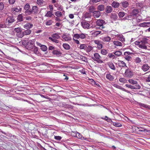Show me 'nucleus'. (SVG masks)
Returning a JSON list of instances; mask_svg holds the SVG:
<instances>
[{
	"label": "nucleus",
	"instance_id": "63",
	"mask_svg": "<svg viewBox=\"0 0 150 150\" xmlns=\"http://www.w3.org/2000/svg\"><path fill=\"white\" fill-rule=\"evenodd\" d=\"M108 56L110 57V58H112L113 59H114V58H115V56L113 54H111V53H109V54H108Z\"/></svg>",
	"mask_w": 150,
	"mask_h": 150
},
{
	"label": "nucleus",
	"instance_id": "51",
	"mask_svg": "<svg viewBox=\"0 0 150 150\" xmlns=\"http://www.w3.org/2000/svg\"><path fill=\"white\" fill-rule=\"evenodd\" d=\"M7 25L5 23H2L0 24V28H6L7 27Z\"/></svg>",
	"mask_w": 150,
	"mask_h": 150
},
{
	"label": "nucleus",
	"instance_id": "57",
	"mask_svg": "<svg viewBox=\"0 0 150 150\" xmlns=\"http://www.w3.org/2000/svg\"><path fill=\"white\" fill-rule=\"evenodd\" d=\"M4 8V5L3 3H0V10H2Z\"/></svg>",
	"mask_w": 150,
	"mask_h": 150
},
{
	"label": "nucleus",
	"instance_id": "18",
	"mask_svg": "<svg viewBox=\"0 0 150 150\" xmlns=\"http://www.w3.org/2000/svg\"><path fill=\"white\" fill-rule=\"evenodd\" d=\"M120 5L123 7L126 8L128 6V3L127 1H125L121 2L120 3Z\"/></svg>",
	"mask_w": 150,
	"mask_h": 150
},
{
	"label": "nucleus",
	"instance_id": "49",
	"mask_svg": "<svg viewBox=\"0 0 150 150\" xmlns=\"http://www.w3.org/2000/svg\"><path fill=\"white\" fill-rule=\"evenodd\" d=\"M101 31H96L94 32L93 34L94 36H97L100 33Z\"/></svg>",
	"mask_w": 150,
	"mask_h": 150
},
{
	"label": "nucleus",
	"instance_id": "13",
	"mask_svg": "<svg viewBox=\"0 0 150 150\" xmlns=\"http://www.w3.org/2000/svg\"><path fill=\"white\" fill-rule=\"evenodd\" d=\"M93 15L95 18H98L100 16V13L98 11H94L93 12Z\"/></svg>",
	"mask_w": 150,
	"mask_h": 150
},
{
	"label": "nucleus",
	"instance_id": "60",
	"mask_svg": "<svg viewBox=\"0 0 150 150\" xmlns=\"http://www.w3.org/2000/svg\"><path fill=\"white\" fill-rule=\"evenodd\" d=\"M125 86L126 87H128L129 88H130L131 89H133V85H131L127 84L125 85Z\"/></svg>",
	"mask_w": 150,
	"mask_h": 150
},
{
	"label": "nucleus",
	"instance_id": "4",
	"mask_svg": "<svg viewBox=\"0 0 150 150\" xmlns=\"http://www.w3.org/2000/svg\"><path fill=\"white\" fill-rule=\"evenodd\" d=\"M15 21L13 16H10L7 18L5 23L8 25H10Z\"/></svg>",
	"mask_w": 150,
	"mask_h": 150
},
{
	"label": "nucleus",
	"instance_id": "32",
	"mask_svg": "<svg viewBox=\"0 0 150 150\" xmlns=\"http://www.w3.org/2000/svg\"><path fill=\"white\" fill-rule=\"evenodd\" d=\"M52 15H54L52 13V12L51 11H48L47 12V13L45 15V16L51 17Z\"/></svg>",
	"mask_w": 150,
	"mask_h": 150
},
{
	"label": "nucleus",
	"instance_id": "9",
	"mask_svg": "<svg viewBox=\"0 0 150 150\" xmlns=\"http://www.w3.org/2000/svg\"><path fill=\"white\" fill-rule=\"evenodd\" d=\"M94 43L97 44V47L99 49H100L103 47V45L101 42L98 40H95L94 41Z\"/></svg>",
	"mask_w": 150,
	"mask_h": 150
},
{
	"label": "nucleus",
	"instance_id": "45",
	"mask_svg": "<svg viewBox=\"0 0 150 150\" xmlns=\"http://www.w3.org/2000/svg\"><path fill=\"white\" fill-rule=\"evenodd\" d=\"M87 47V46L84 44H81L80 46V48L81 49H84L85 50Z\"/></svg>",
	"mask_w": 150,
	"mask_h": 150
},
{
	"label": "nucleus",
	"instance_id": "3",
	"mask_svg": "<svg viewBox=\"0 0 150 150\" xmlns=\"http://www.w3.org/2000/svg\"><path fill=\"white\" fill-rule=\"evenodd\" d=\"M30 6L28 3L26 4L24 6V10H25L24 13L25 15L28 16L30 15L31 11L30 9Z\"/></svg>",
	"mask_w": 150,
	"mask_h": 150
},
{
	"label": "nucleus",
	"instance_id": "42",
	"mask_svg": "<svg viewBox=\"0 0 150 150\" xmlns=\"http://www.w3.org/2000/svg\"><path fill=\"white\" fill-rule=\"evenodd\" d=\"M95 10V8L93 6H90L88 8V10L90 12H93V11Z\"/></svg>",
	"mask_w": 150,
	"mask_h": 150
},
{
	"label": "nucleus",
	"instance_id": "28",
	"mask_svg": "<svg viewBox=\"0 0 150 150\" xmlns=\"http://www.w3.org/2000/svg\"><path fill=\"white\" fill-rule=\"evenodd\" d=\"M139 13L138 10L137 9H134L133 10L132 13V15L136 16Z\"/></svg>",
	"mask_w": 150,
	"mask_h": 150
},
{
	"label": "nucleus",
	"instance_id": "33",
	"mask_svg": "<svg viewBox=\"0 0 150 150\" xmlns=\"http://www.w3.org/2000/svg\"><path fill=\"white\" fill-rule=\"evenodd\" d=\"M16 35L19 38H21L23 37L24 35L23 32H22V31L20 33H17Z\"/></svg>",
	"mask_w": 150,
	"mask_h": 150
},
{
	"label": "nucleus",
	"instance_id": "10",
	"mask_svg": "<svg viewBox=\"0 0 150 150\" xmlns=\"http://www.w3.org/2000/svg\"><path fill=\"white\" fill-rule=\"evenodd\" d=\"M31 13H30V15L31 14L33 13L34 14H37L38 12V8L36 6H33L32 7V9H31Z\"/></svg>",
	"mask_w": 150,
	"mask_h": 150
},
{
	"label": "nucleus",
	"instance_id": "46",
	"mask_svg": "<svg viewBox=\"0 0 150 150\" xmlns=\"http://www.w3.org/2000/svg\"><path fill=\"white\" fill-rule=\"evenodd\" d=\"M113 125L117 127H120L122 126L121 124L120 123L114 122H113Z\"/></svg>",
	"mask_w": 150,
	"mask_h": 150
},
{
	"label": "nucleus",
	"instance_id": "41",
	"mask_svg": "<svg viewBox=\"0 0 150 150\" xmlns=\"http://www.w3.org/2000/svg\"><path fill=\"white\" fill-rule=\"evenodd\" d=\"M41 50L44 51H46L47 50V47L45 45H42L41 46Z\"/></svg>",
	"mask_w": 150,
	"mask_h": 150
},
{
	"label": "nucleus",
	"instance_id": "1",
	"mask_svg": "<svg viewBox=\"0 0 150 150\" xmlns=\"http://www.w3.org/2000/svg\"><path fill=\"white\" fill-rule=\"evenodd\" d=\"M60 36L59 35V34L57 33H55L51 35V37H49V39L51 40L53 42L56 43L59 42V40L57 39H59Z\"/></svg>",
	"mask_w": 150,
	"mask_h": 150
},
{
	"label": "nucleus",
	"instance_id": "36",
	"mask_svg": "<svg viewBox=\"0 0 150 150\" xmlns=\"http://www.w3.org/2000/svg\"><path fill=\"white\" fill-rule=\"evenodd\" d=\"M24 35H29L31 32V31L30 30L27 29L24 31L23 32Z\"/></svg>",
	"mask_w": 150,
	"mask_h": 150
},
{
	"label": "nucleus",
	"instance_id": "6",
	"mask_svg": "<svg viewBox=\"0 0 150 150\" xmlns=\"http://www.w3.org/2000/svg\"><path fill=\"white\" fill-rule=\"evenodd\" d=\"M125 74L126 77L129 78L131 77L133 75V72L129 68L126 69Z\"/></svg>",
	"mask_w": 150,
	"mask_h": 150
},
{
	"label": "nucleus",
	"instance_id": "5",
	"mask_svg": "<svg viewBox=\"0 0 150 150\" xmlns=\"http://www.w3.org/2000/svg\"><path fill=\"white\" fill-rule=\"evenodd\" d=\"M147 39L146 38H143L141 40V45L139 46V48L146 49H147L146 46L145 44L148 43L147 41Z\"/></svg>",
	"mask_w": 150,
	"mask_h": 150
},
{
	"label": "nucleus",
	"instance_id": "44",
	"mask_svg": "<svg viewBox=\"0 0 150 150\" xmlns=\"http://www.w3.org/2000/svg\"><path fill=\"white\" fill-rule=\"evenodd\" d=\"M86 51L88 52H90L92 50L93 47L92 46L90 45H88V47H87Z\"/></svg>",
	"mask_w": 150,
	"mask_h": 150
},
{
	"label": "nucleus",
	"instance_id": "19",
	"mask_svg": "<svg viewBox=\"0 0 150 150\" xmlns=\"http://www.w3.org/2000/svg\"><path fill=\"white\" fill-rule=\"evenodd\" d=\"M52 53L53 54L56 55L58 56H60L62 54L61 53L60 51L56 50H54L52 51Z\"/></svg>",
	"mask_w": 150,
	"mask_h": 150
},
{
	"label": "nucleus",
	"instance_id": "26",
	"mask_svg": "<svg viewBox=\"0 0 150 150\" xmlns=\"http://www.w3.org/2000/svg\"><path fill=\"white\" fill-rule=\"evenodd\" d=\"M102 40L105 42H109L111 40V38L109 36L104 37L102 39Z\"/></svg>",
	"mask_w": 150,
	"mask_h": 150
},
{
	"label": "nucleus",
	"instance_id": "61",
	"mask_svg": "<svg viewBox=\"0 0 150 150\" xmlns=\"http://www.w3.org/2000/svg\"><path fill=\"white\" fill-rule=\"evenodd\" d=\"M32 49L33 50V51L35 53H37L38 50V49L37 47H35L34 46V47L33 48V49Z\"/></svg>",
	"mask_w": 150,
	"mask_h": 150
},
{
	"label": "nucleus",
	"instance_id": "53",
	"mask_svg": "<svg viewBox=\"0 0 150 150\" xmlns=\"http://www.w3.org/2000/svg\"><path fill=\"white\" fill-rule=\"evenodd\" d=\"M86 36L85 34L83 33H81L79 34V38L82 39H84L85 38Z\"/></svg>",
	"mask_w": 150,
	"mask_h": 150
},
{
	"label": "nucleus",
	"instance_id": "2",
	"mask_svg": "<svg viewBox=\"0 0 150 150\" xmlns=\"http://www.w3.org/2000/svg\"><path fill=\"white\" fill-rule=\"evenodd\" d=\"M101 57L98 53H95L94 54V57H92V59L95 61H96L98 63H101L103 62L101 59Z\"/></svg>",
	"mask_w": 150,
	"mask_h": 150
},
{
	"label": "nucleus",
	"instance_id": "7",
	"mask_svg": "<svg viewBox=\"0 0 150 150\" xmlns=\"http://www.w3.org/2000/svg\"><path fill=\"white\" fill-rule=\"evenodd\" d=\"M34 42L33 41L30 40L27 42V45H26V48L29 50H31L33 49L34 47Z\"/></svg>",
	"mask_w": 150,
	"mask_h": 150
},
{
	"label": "nucleus",
	"instance_id": "58",
	"mask_svg": "<svg viewBox=\"0 0 150 150\" xmlns=\"http://www.w3.org/2000/svg\"><path fill=\"white\" fill-rule=\"evenodd\" d=\"M52 24V20H51L48 21L46 23V25H51Z\"/></svg>",
	"mask_w": 150,
	"mask_h": 150
},
{
	"label": "nucleus",
	"instance_id": "52",
	"mask_svg": "<svg viewBox=\"0 0 150 150\" xmlns=\"http://www.w3.org/2000/svg\"><path fill=\"white\" fill-rule=\"evenodd\" d=\"M54 138L55 139L58 140L60 141L62 139V137L59 136H54Z\"/></svg>",
	"mask_w": 150,
	"mask_h": 150
},
{
	"label": "nucleus",
	"instance_id": "39",
	"mask_svg": "<svg viewBox=\"0 0 150 150\" xmlns=\"http://www.w3.org/2000/svg\"><path fill=\"white\" fill-rule=\"evenodd\" d=\"M37 3L39 5H42L44 3V1L43 0H37Z\"/></svg>",
	"mask_w": 150,
	"mask_h": 150
},
{
	"label": "nucleus",
	"instance_id": "56",
	"mask_svg": "<svg viewBox=\"0 0 150 150\" xmlns=\"http://www.w3.org/2000/svg\"><path fill=\"white\" fill-rule=\"evenodd\" d=\"M76 39H78L79 38V34H76L74 35V38Z\"/></svg>",
	"mask_w": 150,
	"mask_h": 150
},
{
	"label": "nucleus",
	"instance_id": "27",
	"mask_svg": "<svg viewBox=\"0 0 150 150\" xmlns=\"http://www.w3.org/2000/svg\"><path fill=\"white\" fill-rule=\"evenodd\" d=\"M133 89H139L140 88V86L137 83L133 85Z\"/></svg>",
	"mask_w": 150,
	"mask_h": 150
},
{
	"label": "nucleus",
	"instance_id": "43",
	"mask_svg": "<svg viewBox=\"0 0 150 150\" xmlns=\"http://www.w3.org/2000/svg\"><path fill=\"white\" fill-rule=\"evenodd\" d=\"M55 15L56 16L59 17L61 16H62V14L61 12L59 11H57L55 12Z\"/></svg>",
	"mask_w": 150,
	"mask_h": 150
},
{
	"label": "nucleus",
	"instance_id": "35",
	"mask_svg": "<svg viewBox=\"0 0 150 150\" xmlns=\"http://www.w3.org/2000/svg\"><path fill=\"white\" fill-rule=\"evenodd\" d=\"M98 9L100 11H103L104 9V5H99L98 7Z\"/></svg>",
	"mask_w": 150,
	"mask_h": 150
},
{
	"label": "nucleus",
	"instance_id": "47",
	"mask_svg": "<svg viewBox=\"0 0 150 150\" xmlns=\"http://www.w3.org/2000/svg\"><path fill=\"white\" fill-rule=\"evenodd\" d=\"M84 17L85 18H90V14L89 13H86L84 14Z\"/></svg>",
	"mask_w": 150,
	"mask_h": 150
},
{
	"label": "nucleus",
	"instance_id": "54",
	"mask_svg": "<svg viewBox=\"0 0 150 150\" xmlns=\"http://www.w3.org/2000/svg\"><path fill=\"white\" fill-rule=\"evenodd\" d=\"M135 62L137 63H138L141 62V60L139 58L137 57L135 59Z\"/></svg>",
	"mask_w": 150,
	"mask_h": 150
},
{
	"label": "nucleus",
	"instance_id": "62",
	"mask_svg": "<svg viewBox=\"0 0 150 150\" xmlns=\"http://www.w3.org/2000/svg\"><path fill=\"white\" fill-rule=\"evenodd\" d=\"M125 58L126 60L129 61L131 59L132 57L130 56H125Z\"/></svg>",
	"mask_w": 150,
	"mask_h": 150
},
{
	"label": "nucleus",
	"instance_id": "29",
	"mask_svg": "<svg viewBox=\"0 0 150 150\" xmlns=\"http://www.w3.org/2000/svg\"><path fill=\"white\" fill-rule=\"evenodd\" d=\"M113 43L116 46H122V43L118 41H115L113 42Z\"/></svg>",
	"mask_w": 150,
	"mask_h": 150
},
{
	"label": "nucleus",
	"instance_id": "55",
	"mask_svg": "<svg viewBox=\"0 0 150 150\" xmlns=\"http://www.w3.org/2000/svg\"><path fill=\"white\" fill-rule=\"evenodd\" d=\"M16 0H8V2L10 5L13 4L15 2Z\"/></svg>",
	"mask_w": 150,
	"mask_h": 150
},
{
	"label": "nucleus",
	"instance_id": "30",
	"mask_svg": "<svg viewBox=\"0 0 150 150\" xmlns=\"http://www.w3.org/2000/svg\"><path fill=\"white\" fill-rule=\"evenodd\" d=\"M63 46L64 48L66 50H69L70 48L69 45L66 43L64 44Z\"/></svg>",
	"mask_w": 150,
	"mask_h": 150
},
{
	"label": "nucleus",
	"instance_id": "8",
	"mask_svg": "<svg viewBox=\"0 0 150 150\" xmlns=\"http://www.w3.org/2000/svg\"><path fill=\"white\" fill-rule=\"evenodd\" d=\"M104 24H105V23H104V21L102 20H98L96 22V24L100 26V29H103L104 28L103 26Z\"/></svg>",
	"mask_w": 150,
	"mask_h": 150
},
{
	"label": "nucleus",
	"instance_id": "59",
	"mask_svg": "<svg viewBox=\"0 0 150 150\" xmlns=\"http://www.w3.org/2000/svg\"><path fill=\"white\" fill-rule=\"evenodd\" d=\"M119 38L118 39L122 41V42L125 41V39L122 36H120L118 37Z\"/></svg>",
	"mask_w": 150,
	"mask_h": 150
},
{
	"label": "nucleus",
	"instance_id": "40",
	"mask_svg": "<svg viewBox=\"0 0 150 150\" xmlns=\"http://www.w3.org/2000/svg\"><path fill=\"white\" fill-rule=\"evenodd\" d=\"M118 16L120 18H122L125 16V13L123 12H120L118 13Z\"/></svg>",
	"mask_w": 150,
	"mask_h": 150
},
{
	"label": "nucleus",
	"instance_id": "21",
	"mask_svg": "<svg viewBox=\"0 0 150 150\" xmlns=\"http://www.w3.org/2000/svg\"><path fill=\"white\" fill-rule=\"evenodd\" d=\"M106 78L110 81H112L114 78L110 74H107L106 76Z\"/></svg>",
	"mask_w": 150,
	"mask_h": 150
},
{
	"label": "nucleus",
	"instance_id": "20",
	"mask_svg": "<svg viewBox=\"0 0 150 150\" xmlns=\"http://www.w3.org/2000/svg\"><path fill=\"white\" fill-rule=\"evenodd\" d=\"M24 28L27 29L32 28L33 26V25L30 23H27L24 26Z\"/></svg>",
	"mask_w": 150,
	"mask_h": 150
},
{
	"label": "nucleus",
	"instance_id": "11",
	"mask_svg": "<svg viewBox=\"0 0 150 150\" xmlns=\"http://www.w3.org/2000/svg\"><path fill=\"white\" fill-rule=\"evenodd\" d=\"M82 26L84 28L88 29L89 27V24L86 21H83L81 23Z\"/></svg>",
	"mask_w": 150,
	"mask_h": 150
},
{
	"label": "nucleus",
	"instance_id": "25",
	"mask_svg": "<svg viewBox=\"0 0 150 150\" xmlns=\"http://www.w3.org/2000/svg\"><path fill=\"white\" fill-rule=\"evenodd\" d=\"M112 11V8L111 6H108L106 7V11L107 13H110Z\"/></svg>",
	"mask_w": 150,
	"mask_h": 150
},
{
	"label": "nucleus",
	"instance_id": "12",
	"mask_svg": "<svg viewBox=\"0 0 150 150\" xmlns=\"http://www.w3.org/2000/svg\"><path fill=\"white\" fill-rule=\"evenodd\" d=\"M21 8L19 6H17L14 7L11 9V11L13 13H15V12H18L21 11Z\"/></svg>",
	"mask_w": 150,
	"mask_h": 150
},
{
	"label": "nucleus",
	"instance_id": "64",
	"mask_svg": "<svg viewBox=\"0 0 150 150\" xmlns=\"http://www.w3.org/2000/svg\"><path fill=\"white\" fill-rule=\"evenodd\" d=\"M146 82H150V75H149L148 77L145 79Z\"/></svg>",
	"mask_w": 150,
	"mask_h": 150
},
{
	"label": "nucleus",
	"instance_id": "31",
	"mask_svg": "<svg viewBox=\"0 0 150 150\" xmlns=\"http://www.w3.org/2000/svg\"><path fill=\"white\" fill-rule=\"evenodd\" d=\"M23 16L22 14H19L18 16L17 19L19 22L22 21H23Z\"/></svg>",
	"mask_w": 150,
	"mask_h": 150
},
{
	"label": "nucleus",
	"instance_id": "38",
	"mask_svg": "<svg viewBox=\"0 0 150 150\" xmlns=\"http://www.w3.org/2000/svg\"><path fill=\"white\" fill-rule=\"evenodd\" d=\"M114 54L115 55L120 56L122 54V52L120 51H116L114 52Z\"/></svg>",
	"mask_w": 150,
	"mask_h": 150
},
{
	"label": "nucleus",
	"instance_id": "14",
	"mask_svg": "<svg viewBox=\"0 0 150 150\" xmlns=\"http://www.w3.org/2000/svg\"><path fill=\"white\" fill-rule=\"evenodd\" d=\"M118 65L119 67H122L124 68H127V67L125 63L122 61L118 60Z\"/></svg>",
	"mask_w": 150,
	"mask_h": 150
},
{
	"label": "nucleus",
	"instance_id": "17",
	"mask_svg": "<svg viewBox=\"0 0 150 150\" xmlns=\"http://www.w3.org/2000/svg\"><path fill=\"white\" fill-rule=\"evenodd\" d=\"M62 38L65 41H69L70 40V38L66 34H63L62 36Z\"/></svg>",
	"mask_w": 150,
	"mask_h": 150
},
{
	"label": "nucleus",
	"instance_id": "23",
	"mask_svg": "<svg viewBox=\"0 0 150 150\" xmlns=\"http://www.w3.org/2000/svg\"><path fill=\"white\" fill-rule=\"evenodd\" d=\"M114 86L117 88H119L121 90H122V91H125L126 92H127L128 93L129 92V91L126 90L125 88L122 87L121 86L117 85V84H115Z\"/></svg>",
	"mask_w": 150,
	"mask_h": 150
},
{
	"label": "nucleus",
	"instance_id": "37",
	"mask_svg": "<svg viewBox=\"0 0 150 150\" xmlns=\"http://www.w3.org/2000/svg\"><path fill=\"white\" fill-rule=\"evenodd\" d=\"M128 81L130 83L132 84L133 85L137 83V81L132 79H129Z\"/></svg>",
	"mask_w": 150,
	"mask_h": 150
},
{
	"label": "nucleus",
	"instance_id": "24",
	"mask_svg": "<svg viewBox=\"0 0 150 150\" xmlns=\"http://www.w3.org/2000/svg\"><path fill=\"white\" fill-rule=\"evenodd\" d=\"M108 65L109 67L113 70H115V67L113 64L112 62H109L108 63Z\"/></svg>",
	"mask_w": 150,
	"mask_h": 150
},
{
	"label": "nucleus",
	"instance_id": "22",
	"mask_svg": "<svg viewBox=\"0 0 150 150\" xmlns=\"http://www.w3.org/2000/svg\"><path fill=\"white\" fill-rule=\"evenodd\" d=\"M112 6L115 8L118 7L119 6V4L118 2L116 1H113L112 4Z\"/></svg>",
	"mask_w": 150,
	"mask_h": 150
},
{
	"label": "nucleus",
	"instance_id": "15",
	"mask_svg": "<svg viewBox=\"0 0 150 150\" xmlns=\"http://www.w3.org/2000/svg\"><path fill=\"white\" fill-rule=\"evenodd\" d=\"M110 18L114 21H116L118 18V16L115 13H112L110 16Z\"/></svg>",
	"mask_w": 150,
	"mask_h": 150
},
{
	"label": "nucleus",
	"instance_id": "50",
	"mask_svg": "<svg viewBox=\"0 0 150 150\" xmlns=\"http://www.w3.org/2000/svg\"><path fill=\"white\" fill-rule=\"evenodd\" d=\"M101 53L102 54L105 55L108 53V52L106 50L102 49L101 50Z\"/></svg>",
	"mask_w": 150,
	"mask_h": 150
},
{
	"label": "nucleus",
	"instance_id": "48",
	"mask_svg": "<svg viewBox=\"0 0 150 150\" xmlns=\"http://www.w3.org/2000/svg\"><path fill=\"white\" fill-rule=\"evenodd\" d=\"M15 31L17 32V33H20L21 32L22 30L20 28H15L14 29Z\"/></svg>",
	"mask_w": 150,
	"mask_h": 150
},
{
	"label": "nucleus",
	"instance_id": "34",
	"mask_svg": "<svg viewBox=\"0 0 150 150\" xmlns=\"http://www.w3.org/2000/svg\"><path fill=\"white\" fill-rule=\"evenodd\" d=\"M150 24V22L147 23H142L139 25V26L140 27H144L146 26H148V25Z\"/></svg>",
	"mask_w": 150,
	"mask_h": 150
},
{
	"label": "nucleus",
	"instance_id": "16",
	"mask_svg": "<svg viewBox=\"0 0 150 150\" xmlns=\"http://www.w3.org/2000/svg\"><path fill=\"white\" fill-rule=\"evenodd\" d=\"M149 68V67L147 64H144L142 67V69L144 71H147Z\"/></svg>",
	"mask_w": 150,
	"mask_h": 150
}]
</instances>
